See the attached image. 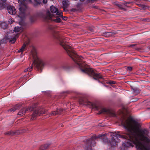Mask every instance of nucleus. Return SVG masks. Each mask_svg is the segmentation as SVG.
Listing matches in <instances>:
<instances>
[{"label": "nucleus", "mask_w": 150, "mask_h": 150, "mask_svg": "<svg viewBox=\"0 0 150 150\" xmlns=\"http://www.w3.org/2000/svg\"><path fill=\"white\" fill-rule=\"evenodd\" d=\"M1 2H4L6 3V0H0Z\"/></svg>", "instance_id": "obj_31"}, {"label": "nucleus", "mask_w": 150, "mask_h": 150, "mask_svg": "<svg viewBox=\"0 0 150 150\" xmlns=\"http://www.w3.org/2000/svg\"><path fill=\"white\" fill-rule=\"evenodd\" d=\"M50 10L52 13H55L57 15L59 16L60 17H63L62 12L60 11H58L57 9L54 6H51Z\"/></svg>", "instance_id": "obj_8"}, {"label": "nucleus", "mask_w": 150, "mask_h": 150, "mask_svg": "<svg viewBox=\"0 0 150 150\" xmlns=\"http://www.w3.org/2000/svg\"><path fill=\"white\" fill-rule=\"evenodd\" d=\"M47 111L46 110L43 108H40L39 110H36L34 112L31 119L33 120L36 117L45 114L46 113Z\"/></svg>", "instance_id": "obj_6"}, {"label": "nucleus", "mask_w": 150, "mask_h": 150, "mask_svg": "<svg viewBox=\"0 0 150 150\" xmlns=\"http://www.w3.org/2000/svg\"><path fill=\"white\" fill-rule=\"evenodd\" d=\"M32 65L31 67H29V68H27L25 70V71L26 72V71H31L32 69Z\"/></svg>", "instance_id": "obj_24"}, {"label": "nucleus", "mask_w": 150, "mask_h": 150, "mask_svg": "<svg viewBox=\"0 0 150 150\" xmlns=\"http://www.w3.org/2000/svg\"><path fill=\"white\" fill-rule=\"evenodd\" d=\"M81 1H84L85 0H80Z\"/></svg>", "instance_id": "obj_36"}, {"label": "nucleus", "mask_w": 150, "mask_h": 150, "mask_svg": "<svg viewBox=\"0 0 150 150\" xmlns=\"http://www.w3.org/2000/svg\"><path fill=\"white\" fill-rule=\"evenodd\" d=\"M103 141L104 142H105L106 141H108V139L106 137H105L104 138H103Z\"/></svg>", "instance_id": "obj_27"}, {"label": "nucleus", "mask_w": 150, "mask_h": 150, "mask_svg": "<svg viewBox=\"0 0 150 150\" xmlns=\"http://www.w3.org/2000/svg\"><path fill=\"white\" fill-rule=\"evenodd\" d=\"M17 37V35L13 34V33H8L5 36V38L6 39L9 40L11 43H14L16 40V38Z\"/></svg>", "instance_id": "obj_7"}, {"label": "nucleus", "mask_w": 150, "mask_h": 150, "mask_svg": "<svg viewBox=\"0 0 150 150\" xmlns=\"http://www.w3.org/2000/svg\"><path fill=\"white\" fill-rule=\"evenodd\" d=\"M91 146H93V144H86V145L84 146V148H85V150H92L91 149V146H89V145Z\"/></svg>", "instance_id": "obj_15"}, {"label": "nucleus", "mask_w": 150, "mask_h": 150, "mask_svg": "<svg viewBox=\"0 0 150 150\" xmlns=\"http://www.w3.org/2000/svg\"><path fill=\"white\" fill-rule=\"evenodd\" d=\"M0 26L3 28L5 29L7 27V24L4 22H2L0 23Z\"/></svg>", "instance_id": "obj_13"}, {"label": "nucleus", "mask_w": 150, "mask_h": 150, "mask_svg": "<svg viewBox=\"0 0 150 150\" xmlns=\"http://www.w3.org/2000/svg\"><path fill=\"white\" fill-rule=\"evenodd\" d=\"M21 30V28L18 27H16L14 28V31L15 32H18Z\"/></svg>", "instance_id": "obj_19"}, {"label": "nucleus", "mask_w": 150, "mask_h": 150, "mask_svg": "<svg viewBox=\"0 0 150 150\" xmlns=\"http://www.w3.org/2000/svg\"><path fill=\"white\" fill-rule=\"evenodd\" d=\"M6 3L4 2H0V10L3 9L6 6Z\"/></svg>", "instance_id": "obj_14"}, {"label": "nucleus", "mask_w": 150, "mask_h": 150, "mask_svg": "<svg viewBox=\"0 0 150 150\" xmlns=\"http://www.w3.org/2000/svg\"><path fill=\"white\" fill-rule=\"evenodd\" d=\"M59 113V112L57 110L56 112H55L54 111L52 112H51V113L49 114V116H52V115H55Z\"/></svg>", "instance_id": "obj_17"}, {"label": "nucleus", "mask_w": 150, "mask_h": 150, "mask_svg": "<svg viewBox=\"0 0 150 150\" xmlns=\"http://www.w3.org/2000/svg\"><path fill=\"white\" fill-rule=\"evenodd\" d=\"M53 17H55L54 15L51 14L49 11H48L46 14L43 16V18L45 20L51 19L52 20L56 22H60L61 21V19L58 17H56L57 18L55 19H52V18Z\"/></svg>", "instance_id": "obj_5"}, {"label": "nucleus", "mask_w": 150, "mask_h": 150, "mask_svg": "<svg viewBox=\"0 0 150 150\" xmlns=\"http://www.w3.org/2000/svg\"><path fill=\"white\" fill-rule=\"evenodd\" d=\"M63 19L64 20H66V17H63V16L62 17Z\"/></svg>", "instance_id": "obj_32"}, {"label": "nucleus", "mask_w": 150, "mask_h": 150, "mask_svg": "<svg viewBox=\"0 0 150 150\" xmlns=\"http://www.w3.org/2000/svg\"><path fill=\"white\" fill-rule=\"evenodd\" d=\"M123 111H121V114H123Z\"/></svg>", "instance_id": "obj_35"}, {"label": "nucleus", "mask_w": 150, "mask_h": 150, "mask_svg": "<svg viewBox=\"0 0 150 150\" xmlns=\"http://www.w3.org/2000/svg\"><path fill=\"white\" fill-rule=\"evenodd\" d=\"M122 124L127 131V136L113 135L110 142L112 146L116 145L118 137H120L128 140L124 144L128 147L132 146V144L128 141H130L135 144L137 150H150L146 144L150 142L146 130L140 129L138 123L130 117L122 120Z\"/></svg>", "instance_id": "obj_1"}, {"label": "nucleus", "mask_w": 150, "mask_h": 150, "mask_svg": "<svg viewBox=\"0 0 150 150\" xmlns=\"http://www.w3.org/2000/svg\"><path fill=\"white\" fill-rule=\"evenodd\" d=\"M132 68L131 67H128L127 68V70L129 71H131L132 70Z\"/></svg>", "instance_id": "obj_28"}, {"label": "nucleus", "mask_w": 150, "mask_h": 150, "mask_svg": "<svg viewBox=\"0 0 150 150\" xmlns=\"http://www.w3.org/2000/svg\"><path fill=\"white\" fill-rule=\"evenodd\" d=\"M70 3L68 1H62L63 8H64V10L65 11H67L68 10L65 8L69 5Z\"/></svg>", "instance_id": "obj_10"}, {"label": "nucleus", "mask_w": 150, "mask_h": 150, "mask_svg": "<svg viewBox=\"0 0 150 150\" xmlns=\"http://www.w3.org/2000/svg\"><path fill=\"white\" fill-rule=\"evenodd\" d=\"M18 105H17L16 107H13V108L11 109L10 110V111H12V112L18 109V108L17 107H18Z\"/></svg>", "instance_id": "obj_22"}, {"label": "nucleus", "mask_w": 150, "mask_h": 150, "mask_svg": "<svg viewBox=\"0 0 150 150\" xmlns=\"http://www.w3.org/2000/svg\"><path fill=\"white\" fill-rule=\"evenodd\" d=\"M57 40L58 43L63 47L69 55L81 67V69L83 72L87 73L89 75L94 76L95 77L94 78L95 79L102 78V76L99 74L95 73L92 69L88 67L84 66V64L81 65L80 61L82 59V57L77 55L76 52L72 49V47L68 45L67 40L65 38L60 37L57 38Z\"/></svg>", "instance_id": "obj_2"}, {"label": "nucleus", "mask_w": 150, "mask_h": 150, "mask_svg": "<svg viewBox=\"0 0 150 150\" xmlns=\"http://www.w3.org/2000/svg\"><path fill=\"white\" fill-rule=\"evenodd\" d=\"M42 1L44 4L46 3L47 2V0H42Z\"/></svg>", "instance_id": "obj_29"}, {"label": "nucleus", "mask_w": 150, "mask_h": 150, "mask_svg": "<svg viewBox=\"0 0 150 150\" xmlns=\"http://www.w3.org/2000/svg\"><path fill=\"white\" fill-rule=\"evenodd\" d=\"M107 112V110L105 108H103L101 109V110L99 112V114H100L103 112Z\"/></svg>", "instance_id": "obj_25"}, {"label": "nucleus", "mask_w": 150, "mask_h": 150, "mask_svg": "<svg viewBox=\"0 0 150 150\" xmlns=\"http://www.w3.org/2000/svg\"><path fill=\"white\" fill-rule=\"evenodd\" d=\"M18 2L20 6L19 8L20 13L18 15V18L21 20L19 22V24L22 25L23 23V20L25 17V13L26 8L25 4L26 3H32V1L31 0H18Z\"/></svg>", "instance_id": "obj_3"}, {"label": "nucleus", "mask_w": 150, "mask_h": 150, "mask_svg": "<svg viewBox=\"0 0 150 150\" xmlns=\"http://www.w3.org/2000/svg\"><path fill=\"white\" fill-rule=\"evenodd\" d=\"M13 22V20L11 19L10 18L9 19L8 21V23L10 24H11Z\"/></svg>", "instance_id": "obj_26"}, {"label": "nucleus", "mask_w": 150, "mask_h": 150, "mask_svg": "<svg viewBox=\"0 0 150 150\" xmlns=\"http://www.w3.org/2000/svg\"><path fill=\"white\" fill-rule=\"evenodd\" d=\"M7 134H11V133H6Z\"/></svg>", "instance_id": "obj_34"}, {"label": "nucleus", "mask_w": 150, "mask_h": 150, "mask_svg": "<svg viewBox=\"0 0 150 150\" xmlns=\"http://www.w3.org/2000/svg\"><path fill=\"white\" fill-rule=\"evenodd\" d=\"M104 35L107 37H108L111 35V33L110 32H106L104 34Z\"/></svg>", "instance_id": "obj_21"}, {"label": "nucleus", "mask_w": 150, "mask_h": 150, "mask_svg": "<svg viewBox=\"0 0 150 150\" xmlns=\"http://www.w3.org/2000/svg\"><path fill=\"white\" fill-rule=\"evenodd\" d=\"M32 65L31 67H29V68H27L25 70V71L26 72V71H31L32 69Z\"/></svg>", "instance_id": "obj_23"}, {"label": "nucleus", "mask_w": 150, "mask_h": 150, "mask_svg": "<svg viewBox=\"0 0 150 150\" xmlns=\"http://www.w3.org/2000/svg\"><path fill=\"white\" fill-rule=\"evenodd\" d=\"M86 104L89 105L91 106L93 108H97L96 104L95 103H93L89 101H88L87 102Z\"/></svg>", "instance_id": "obj_16"}, {"label": "nucleus", "mask_w": 150, "mask_h": 150, "mask_svg": "<svg viewBox=\"0 0 150 150\" xmlns=\"http://www.w3.org/2000/svg\"><path fill=\"white\" fill-rule=\"evenodd\" d=\"M23 110L25 111V113L27 112H29L33 110L34 108L33 107H29L27 108H23Z\"/></svg>", "instance_id": "obj_11"}, {"label": "nucleus", "mask_w": 150, "mask_h": 150, "mask_svg": "<svg viewBox=\"0 0 150 150\" xmlns=\"http://www.w3.org/2000/svg\"><path fill=\"white\" fill-rule=\"evenodd\" d=\"M115 83L114 81H110L109 82V83L110 84H115Z\"/></svg>", "instance_id": "obj_30"}, {"label": "nucleus", "mask_w": 150, "mask_h": 150, "mask_svg": "<svg viewBox=\"0 0 150 150\" xmlns=\"http://www.w3.org/2000/svg\"><path fill=\"white\" fill-rule=\"evenodd\" d=\"M105 135V134H103V135H100V137H103L104 135Z\"/></svg>", "instance_id": "obj_33"}, {"label": "nucleus", "mask_w": 150, "mask_h": 150, "mask_svg": "<svg viewBox=\"0 0 150 150\" xmlns=\"http://www.w3.org/2000/svg\"><path fill=\"white\" fill-rule=\"evenodd\" d=\"M23 108L21 109V110L18 113V116L20 117L23 116L25 114V111L23 110Z\"/></svg>", "instance_id": "obj_12"}, {"label": "nucleus", "mask_w": 150, "mask_h": 150, "mask_svg": "<svg viewBox=\"0 0 150 150\" xmlns=\"http://www.w3.org/2000/svg\"><path fill=\"white\" fill-rule=\"evenodd\" d=\"M26 46V45L25 44H24L23 45L21 48L19 50V52H21L23 51L25 48Z\"/></svg>", "instance_id": "obj_20"}, {"label": "nucleus", "mask_w": 150, "mask_h": 150, "mask_svg": "<svg viewBox=\"0 0 150 150\" xmlns=\"http://www.w3.org/2000/svg\"><path fill=\"white\" fill-rule=\"evenodd\" d=\"M48 147V145L46 144L44 146H41L40 148V150H46Z\"/></svg>", "instance_id": "obj_18"}, {"label": "nucleus", "mask_w": 150, "mask_h": 150, "mask_svg": "<svg viewBox=\"0 0 150 150\" xmlns=\"http://www.w3.org/2000/svg\"><path fill=\"white\" fill-rule=\"evenodd\" d=\"M7 9L8 13L10 14L14 15L16 13V9L14 6H8Z\"/></svg>", "instance_id": "obj_9"}, {"label": "nucleus", "mask_w": 150, "mask_h": 150, "mask_svg": "<svg viewBox=\"0 0 150 150\" xmlns=\"http://www.w3.org/2000/svg\"><path fill=\"white\" fill-rule=\"evenodd\" d=\"M31 54L34 60L33 64L35 65L38 69L41 71L43 67L47 64V63L38 58L35 51H33Z\"/></svg>", "instance_id": "obj_4"}]
</instances>
